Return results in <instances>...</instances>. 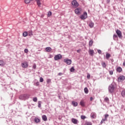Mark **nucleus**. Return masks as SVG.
Segmentation results:
<instances>
[{
    "instance_id": "15",
    "label": "nucleus",
    "mask_w": 125,
    "mask_h": 125,
    "mask_svg": "<svg viewBox=\"0 0 125 125\" xmlns=\"http://www.w3.org/2000/svg\"><path fill=\"white\" fill-rule=\"evenodd\" d=\"M72 122L73 123V124H75V125H77V124L79 123V121H78L75 118H73L72 119Z\"/></svg>"
},
{
    "instance_id": "8",
    "label": "nucleus",
    "mask_w": 125,
    "mask_h": 125,
    "mask_svg": "<svg viewBox=\"0 0 125 125\" xmlns=\"http://www.w3.org/2000/svg\"><path fill=\"white\" fill-rule=\"evenodd\" d=\"M125 77L124 76H120L118 79V81L119 83H121V82H124L125 81Z\"/></svg>"
},
{
    "instance_id": "35",
    "label": "nucleus",
    "mask_w": 125,
    "mask_h": 125,
    "mask_svg": "<svg viewBox=\"0 0 125 125\" xmlns=\"http://www.w3.org/2000/svg\"><path fill=\"white\" fill-rule=\"evenodd\" d=\"M37 4L39 6H41V0H37Z\"/></svg>"
},
{
    "instance_id": "27",
    "label": "nucleus",
    "mask_w": 125,
    "mask_h": 125,
    "mask_svg": "<svg viewBox=\"0 0 125 125\" xmlns=\"http://www.w3.org/2000/svg\"><path fill=\"white\" fill-rule=\"evenodd\" d=\"M28 35L30 37H32V36H33V31L32 30H30L28 31Z\"/></svg>"
},
{
    "instance_id": "1",
    "label": "nucleus",
    "mask_w": 125,
    "mask_h": 125,
    "mask_svg": "<svg viewBox=\"0 0 125 125\" xmlns=\"http://www.w3.org/2000/svg\"><path fill=\"white\" fill-rule=\"evenodd\" d=\"M30 97V94H25L23 95H21L19 98L21 100H25L26 99H28Z\"/></svg>"
},
{
    "instance_id": "21",
    "label": "nucleus",
    "mask_w": 125,
    "mask_h": 125,
    "mask_svg": "<svg viewBox=\"0 0 125 125\" xmlns=\"http://www.w3.org/2000/svg\"><path fill=\"white\" fill-rule=\"evenodd\" d=\"M117 72H119V73H121V72H122V71H123V69L121 67H118L117 68Z\"/></svg>"
},
{
    "instance_id": "7",
    "label": "nucleus",
    "mask_w": 125,
    "mask_h": 125,
    "mask_svg": "<svg viewBox=\"0 0 125 125\" xmlns=\"http://www.w3.org/2000/svg\"><path fill=\"white\" fill-rule=\"evenodd\" d=\"M62 59V55L60 54L57 55L54 57V60L56 61Z\"/></svg>"
},
{
    "instance_id": "3",
    "label": "nucleus",
    "mask_w": 125,
    "mask_h": 125,
    "mask_svg": "<svg viewBox=\"0 0 125 125\" xmlns=\"http://www.w3.org/2000/svg\"><path fill=\"white\" fill-rule=\"evenodd\" d=\"M75 12L76 14H82V12H83V9L80 7L77 8L75 10Z\"/></svg>"
},
{
    "instance_id": "13",
    "label": "nucleus",
    "mask_w": 125,
    "mask_h": 125,
    "mask_svg": "<svg viewBox=\"0 0 125 125\" xmlns=\"http://www.w3.org/2000/svg\"><path fill=\"white\" fill-rule=\"evenodd\" d=\"M108 117H109V114H105L104 115V119H103V121H104V122H105V121L106 122H107V121H108Z\"/></svg>"
},
{
    "instance_id": "9",
    "label": "nucleus",
    "mask_w": 125,
    "mask_h": 125,
    "mask_svg": "<svg viewBox=\"0 0 125 125\" xmlns=\"http://www.w3.org/2000/svg\"><path fill=\"white\" fill-rule=\"evenodd\" d=\"M21 66L22 67V68H28V62H24L21 63Z\"/></svg>"
},
{
    "instance_id": "4",
    "label": "nucleus",
    "mask_w": 125,
    "mask_h": 125,
    "mask_svg": "<svg viewBox=\"0 0 125 125\" xmlns=\"http://www.w3.org/2000/svg\"><path fill=\"white\" fill-rule=\"evenodd\" d=\"M114 90H115V87H114V85H110L108 87L109 92H110V93H113V92H114Z\"/></svg>"
},
{
    "instance_id": "38",
    "label": "nucleus",
    "mask_w": 125,
    "mask_h": 125,
    "mask_svg": "<svg viewBox=\"0 0 125 125\" xmlns=\"http://www.w3.org/2000/svg\"><path fill=\"white\" fill-rule=\"evenodd\" d=\"M46 82H47V83H51V79H47Z\"/></svg>"
},
{
    "instance_id": "2",
    "label": "nucleus",
    "mask_w": 125,
    "mask_h": 125,
    "mask_svg": "<svg viewBox=\"0 0 125 125\" xmlns=\"http://www.w3.org/2000/svg\"><path fill=\"white\" fill-rule=\"evenodd\" d=\"M72 7H74V8H77V7H79V4L78 1L76 0H73L72 2Z\"/></svg>"
},
{
    "instance_id": "48",
    "label": "nucleus",
    "mask_w": 125,
    "mask_h": 125,
    "mask_svg": "<svg viewBox=\"0 0 125 125\" xmlns=\"http://www.w3.org/2000/svg\"><path fill=\"white\" fill-rule=\"evenodd\" d=\"M81 51H82V50H81V49H79V50H77V52L78 53H80V52H81Z\"/></svg>"
},
{
    "instance_id": "14",
    "label": "nucleus",
    "mask_w": 125,
    "mask_h": 125,
    "mask_svg": "<svg viewBox=\"0 0 125 125\" xmlns=\"http://www.w3.org/2000/svg\"><path fill=\"white\" fill-rule=\"evenodd\" d=\"M45 50H46V52H50V51H51V50H52V49L50 47H47L45 48Z\"/></svg>"
},
{
    "instance_id": "23",
    "label": "nucleus",
    "mask_w": 125,
    "mask_h": 125,
    "mask_svg": "<svg viewBox=\"0 0 125 125\" xmlns=\"http://www.w3.org/2000/svg\"><path fill=\"white\" fill-rule=\"evenodd\" d=\"M34 122L35 123H40L41 122V120L38 118H36L34 119Z\"/></svg>"
},
{
    "instance_id": "30",
    "label": "nucleus",
    "mask_w": 125,
    "mask_h": 125,
    "mask_svg": "<svg viewBox=\"0 0 125 125\" xmlns=\"http://www.w3.org/2000/svg\"><path fill=\"white\" fill-rule=\"evenodd\" d=\"M92 44H93V41L91 40L89 41V46H92Z\"/></svg>"
},
{
    "instance_id": "18",
    "label": "nucleus",
    "mask_w": 125,
    "mask_h": 125,
    "mask_svg": "<svg viewBox=\"0 0 125 125\" xmlns=\"http://www.w3.org/2000/svg\"><path fill=\"white\" fill-rule=\"evenodd\" d=\"M42 119L43 121H44V122H46V121H47V117L45 115H44L42 116Z\"/></svg>"
},
{
    "instance_id": "40",
    "label": "nucleus",
    "mask_w": 125,
    "mask_h": 125,
    "mask_svg": "<svg viewBox=\"0 0 125 125\" xmlns=\"http://www.w3.org/2000/svg\"><path fill=\"white\" fill-rule=\"evenodd\" d=\"M117 38H118V35L114 34L113 35V39L115 40V39H117Z\"/></svg>"
},
{
    "instance_id": "6",
    "label": "nucleus",
    "mask_w": 125,
    "mask_h": 125,
    "mask_svg": "<svg viewBox=\"0 0 125 125\" xmlns=\"http://www.w3.org/2000/svg\"><path fill=\"white\" fill-rule=\"evenodd\" d=\"M116 33L117 35H118L119 39H122V38L123 37V36L122 35V32L120 31V30L117 29V30H116Z\"/></svg>"
},
{
    "instance_id": "17",
    "label": "nucleus",
    "mask_w": 125,
    "mask_h": 125,
    "mask_svg": "<svg viewBox=\"0 0 125 125\" xmlns=\"http://www.w3.org/2000/svg\"><path fill=\"white\" fill-rule=\"evenodd\" d=\"M34 0H24V2L26 4H28L29 3H31L32 1H33Z\"/></svg>"
},
{
    "instance_id": "28",
    "label": "nucleus",
    "mask_w": 125,
    "mask_h": 125,
    "mask_svg": "<svg viewBox=\"0 0 125 125\" xmlns=\"http://www.w3.org/2000/svg\"><path fill=\"white\" fill-rule=\"evenodd\" d=\"M111 57V55L109 53H106V59H109Z\"/></svg>"
},
{
    "instance_id": "32",
    "label": "nucleus",
    "mask_w": 125,
    "mask_h": 125,
    "mask_svg": "<svg viewBox=\"0 0 125 125\" xmlns=\"http://www.w3.org/2000/svg\"><path fill=\"white\" fill-rule=\"evenodd\" d=\"M104 101H105V102H106L107 103H109V98H108V97H105V98H104Z\"/></svg>"
},
{
    "instance_id": "16",
    "label": "nucleus",
    "mask_w": 125,
    "mask_h": 125,
    "mask_svg": "<svg viewBox=\"0 0 125 125\" xmlns=\"http://www.w3.org/2000/svg\"><path fill=\"white\" fill-rule=\"evenodd\" d=\"M71 104L74 106V107H77V106H78V103L75 101H72Z\"/></svg>"
},
{
    "instance_id": "41",
    "label": "nucleus",
    "mask_w": 125,
    "mask_h": 125,
    "mask_svg": "<svg viewBox=\"0 0 125 125\" xmlns=\"http://www.w3.org/2000/svg\"><path fill=\"white\" fill-rule=\"evenodd\" d=\"M75 71V68H74V67H72L70 68V72H74Z\"/></svg>"
},
{
    "instance_id": "42",
    "label": "nucleus",
    "mask_w": 125,
    "mask_h": 125,
    "mask_svg": "<svg viewBox=\"0 0 125 125\" xmlns=\"http://www.w3.org/2000/svg\"><path fill=\"white\" fill-rule=\"evenodd\" d=\"M87 78L88 79V80L90 79V74L89 73H87Z\"/></svg>"
},
{
    "instance_id": "12",
    "label": "nucleus",
    "mask_w": 125,
    "mask_h": 125,
    "mask_svg": "<svg viewBox=\"0 0 125 125\" xmlns=\"http://www.w3.org/2000/svg\"><path fill=\"white\" fill-rule=\"evenodd\" d=\"M89 54L91 56H93L94 54V50L89 49Z\"/></svg>"
},
{
    "instance_id": "25",
    "label": "nucleus",
    "mask_w": 125,
    "mask_h": 125,
    "mask_svg": "<svg viewBox=\"0 0 125 125\" xmlns=\"http://www.w3.org/2000/svg\"><path fill=\"white\" fill-rule=\"evenodd\" d=\"M122 97H125V90H123L121 92Z\"/></svg>"
},
{
    "instance_id": "47",
    "label": "nucleus",
    "mask_w": 125,
    "mask_h": 125,
    "mask_svg": "<svg viewBox=\"0 0 125 125\" xmlns=\"http://www.w3.org/2000/svg\"><path fill=\"white\" fill-rule=\"evenodd\" d=\"M62 75H63V73L60 72L59 73H58V76H62Z\"/></svg>"
},
{
    "instance_id": "5",
    "label": "nucleus",
    "mask_w": 125,
    "mask_h": 125,
    "mask_svg": "<svg viewBox=\"0 0 125 125\" xmlns=\"http://www.w3.org/2000/svg\"><path fill=\"white\" fill-rule=\"evenodd\" d=\"M80 18L83 20H84V19H86V18H87V13H86V12H84L83 13V14L82 15L80 16Z\"/></svg>"
},
{
    "instance_id": "43",
    "label": "nucleus",
    "mask_w": 125,
    "mask_h": 125,
    "mask_svg": "<svg viewBox=\"0 0 125 125\" xmlns=\"http://www.w3.org/2000/svg\"><path fill=\"white\" fill-rule=\"evenodd\" d=\"M33 68L35 69L37 68V65H36V64H34L33 65Z\"/></svg>"
},
{
    "instance_id": "52",
    "label": "nucleus",
    "mask_w": 125,
    "mask_h": 125,
    "mask_svg": "<svg viewBox=\"0 0 125 125\" xmlns=\"http://www.w3.org/2000/svg\"><path fill=\"white\" fill-rule=\"evenodd\" d=\"M39 82H37V83H36V85H37V86L39 85Z\"/></svg>"
},
{
    "instance_id": "20",
    "label": "nucleus",
    "mask_w": 125,
    "mask_h": 125,
    "mask_svg": "<svg viewBox=\"0 0 125 125\" xmlns=\"http://www.w3.org/2000/svg\"><path fill=\"white\" fill-rule=\"evenodd\" d=\"M4 65H5V63L4 62H3V61L2 60H0V66L2 67Z\"/></svg>"
},
{
    "instance_id": "36",
    "label": "nucleus",
    "mask_w": 125,
    "mask_h": 125,
    "mask_svg": "<svg viewBox=\"0 0 125 125\" xmlns=\"http://www.w3.org/2000/svg\"><path fill=\"white\" fill-rule=\"evenodd\" d=\"M52 15V13L51 11H49L48 13V17H50Z\"/></svg>"
},
{
    "instance_id": "50",
    "label": "nucleus",
    "mask_w": 125,
    "mask_h": 125,
    "mask_svg": "<svg viewBox=\"0 0 125 125\" xmlns=\"http://www.w3.org/2000/svg\"><path fill=\"white\" fill-rule=\"evenodd\" d=\"M123 66H124V67H125V61L123 62Z\"/></svg>"
},
{
    "instance_id": "11",
    "label": "nucleus",
    "mask_w": 125,
    "mask_h": 125,
    "mask_svg": "<svg viewBox=\"0 0 125 125\" xmlns=\"http://www.w3.org/2000/svg\"><path fill=\"white\" fill-rule=\"evenodd\" d=\"M90 117L92 119L96 118V113H95V112H92L91 113Z\"/></svg>"
},
{
    "instance_id": "39",
    "label": "nucleus",
    "mask_w": 125,
    "mask_h": 125,
    "mask_svg": "<svg viewBox=\"0 0 125 125\" xmlns=\"http://www.w3.org/2000/svg\"><path fill=\"white\" fill-rule=\"evenodd\" d=\"M40 83H42V82H43V78H42V77L40 78Z\"/></svg>"
},
{
    "instance_id": "51",
    "label": "nucleus",
    "mask_w": 125,
    "mask_h": 125,
    "mask_svg": "<svg viewBox=\"0 0 125 125\" xmlns=\"http://www.w3.org/2000/svg\"><path fill=\"white\" fill-rule=\"evenodd\" d=\"M104 121H103V119H102V120L101 121V125H102V124H103V122H104Z\"/></svg>"
},
{
    "instance_id": "10",
    "label": "nucleus",
    "mask_w": 125,
    "mask_h": 125,
    "mask_svg": "<svg viewBox=\"0 0 125 125\" xmlns=\"http://www.w3.org/2000/svg\"><path fill=\"white\" fill-rule=\"evenodd\" d=\"M64 61L65 63L67 64V65H71V64H72V60H71L64 59Z\"/></svg>"
},
{
    "instance_id": "31",
    "label": "nucleus",
    "mask_w": 125,
    "mask_h": 125,
    "mask_svg": "<svg viewBox=\"0 0 125 125\" xmlns=\"http://www.w3.org/2000/svg\"><path fill=\"white\" fill-rule=\"evenodd\" d=\"M102 65L103 66V68H106V63H105V62H102Z\"/></svg>"
},
{
    "instance_id": "26",
    "label": "nucleus",
    "mask_w": 125,
    "mask_h": 125,
    "mask_svg": "<svg viewBox=\"0 0 125 125\" xmlns=\"http://www.w3.org/2000/svg\"><path fill=\"white\" fill-rule=\"evenodd\" d=\"M22 36L23 37H27V36H28V32L27 31H25L22 34Z\"/></svg>"
},
{
    "instance_id": "37",
    "label": "nucleus",
    "mask_w": 125,
    "mask_h": 125,
    "mask_svg": "<svg viewBox=\"0 0 125 125\" xmlns=\"http://www.w3.org/2000/svg\"><path fill=\"white\" fill-rule=\"evenodd\" d=\"M33 101H34V102H37V101H38V98L37 97L33 98Z\"/></svg>"
},
{
    "instance_id": "45",
    "label": "nucleus",
    "mask_w": 125,
    "mask_h": 125,
    "mask_svg": "<svg viewBox=\"0 0 125 125\" xmlns=\"http://www.w3.org/2000/svg\"><path fill=\"white\" fill-rule=\"evenodd\" d=\"M98 52L99 53V54H101V53H102V52L101 50H98Z\"/></svg>"
},
{
    "instance_id": "44",
    "label": "nucleus",
    "mask_w": 125,
    "mask_h": 125,
    "mask_svg": "<svg viewBox=\"0 0 125 125\" xmlns=\"http://www.w3.org/2000/svg\"><path fill=\"white\" fill-rule=\"evenodd\" d=\"M24 52L25 53H28V52H29V50H28V49H25Z\"/></svg>"
},
{
    "instance_id": "33",
    "label": "nucleus",
    "mask_w": 125,
    "mask_h": 125,
    "mask_svg": "<svg viewBox=\"0 0 125 125\" xmlns=\"http://www.w3.org/2000/svg\"><path fill=\"white\" fill-rule=\"evenodd\" d=\"M38 107L39 108H41L42 107V101L38 102Z\"/></svg>"
},
{
    "instance_id": "46",
    "label": "nucleus",
    "mask_w": 125,
    "mask_h": 125,
    "mask_svg": "<svg viewBox=\"0 0 125 125\" xmlns=\"http://www.w3.org/2000/svg\"><path fill=\"white\" fill-rule=\"evenodd\" d=\"M109 74H110V75H113V71H112V70L109 71Z\"/></svg>"
},
{
    "instance_id": "29",
    "label": "nucleus",
    "mask_w": 125,
    "mask_h": 125,
    "mask_svg": "<svg viewBox=\"0 0 125 125\" xmlns=\"http://www.w3.org/2000/svg\"><path fill=\"white\" fill-rule=\"evenodd\" d=\"M84 91L86 94H87V93H88V89H87V87H85L84 89Z\"/></svg>"
},
{
    "instance_id": "22",
    "label": "nucleus",
    "mask_w": 125,
    "mask_h": 125,
    "mask_svg": "<svg viewBox=\"0 0 125 125\" xmlns=\"http://www.w3.org/2000/svg\"><path fill=\"white\" fill-rule=\"evenodd\" d=\"M80 105H81V106H82L83 107H84V106L85 103H84V102L83 101H81L80 102Z\"/></svg>"
},
{
    "instance_id": "49",
    "label": "nucleus",
    "mask_w": 125,
    "mask_h": 125,
    "mask_svg": "<svg viewBox=\"0 0 125 125\" xmlns=\"http://www.w3.org/2000/svg\"><path fill=\"white\" fill-rule=\"evenodd\" d=\"M90 101H92V100H93V98H92V97H91L90 98Z\"/></svg>"
},
{
    "instance_id": "24",
    "label": "nucleus",
    "mask_w": 125,
    "mask_h": 125,
    "mask_svg": "<svg viewBox=\"0 0 125 125\" xmlns=\"http://www.w3.org/2000/svg\"><path fill=\"white\" fill-rule=\"evenodd\" d=\"M84 125H92V123L91 122L86 121Z\"/></svg>"
},
{
    "instance_id": "19",
    "label": "nucleus",
    "mask_w": 125,
    "mask_h": 125,
    "mask_svg": "<svg viewBox=\"0 0 125 125\" xmlns=\"http://www.w3.org/2000/svg\"><path fill=\"white\" fill-rule=\"evenodd\" d=\"M89 26L90 28H93V27H94V23L91 21L89 24Z\"/></svg>"
},
{
    "instance_id": "34",
    "label": "nucleus",
    "mask_w": 125,
    "mask_h": 125,
    "mask_svg": "<svg viewBox=\"0 0 125 125\" xmlns=\"http://www.w3.org/2000/svg\"><path fill=\"white\" fill-rule=\"evenodd\" d=\"M81 118L82 119V120H84V119H86V117L84 115H81Z\"/></svg>"
}]
</instances>
